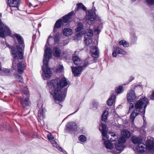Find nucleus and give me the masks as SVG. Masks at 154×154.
Returning a JSON list of instances; mask_svg holds the SVG:
<instances>
[{
  "mask_svg": "<svg viewBox=\"0 0 154 154\" xmlns=\"http://www.w3.org/2000/svg\"><path fill=\"white\" fill-rule=\"evenodd\" d=\"M108 115L109 112L108 111L106 110L104 111L102 115V121L104 122H106L107 119V118L108 116Z\"/></svg>",
  "mask_w": 154,
  "mask_h": 154,
  "instance_id": "obj_29",
  "label": "nucleus"
},
{
  "mask_svg": "<svg viewBox=\"0 0 154 154\" xmlns=\"http://www.w3.org/2000/svg\"><path fill=\"white\" fill-rule=\"evenodd\" d=\"M123 46L125 47H128L129 46V44L126 41H124Z\"/></svg>",
  "mask_w": 154,
  "mask_h": 154,
  "instance_id": "obj_46",
  "label": "nucleus"
},
{
  "mask_svg": "<svg viewBox=\"0 0 154 154\" xmlns=\"http://www.w3.org/2000/svg\"><path fill=\"white\" fill-rule=\"evenodd\" d=\"M138 87L140 88L139 86H135L133 88H132L131 90L128 91L127 94V101L129 103V111L131 109L134 108V101L135 100L136 98L134 91V89Z\"/></svg>",
  "mask_w": 154,
  "mask_h": 154,
  "instance_id": "obj_8",
  "label": "nucleus"
},
{
  "mask_svg": "<svg viewBox=\"0 0 154 154\" xmlns=\"http://www.w3.org/2000/svg\"><path fill=\"white\" fill-rule=\"evenodd\" d=\"M150 98L151 100H154V91L153 92L152 94L150 96Z\"/></svg>",
  "mask_w": 154,
  "mask_h": 154,
  "instance_id": "obj_49",
  "label": "nucleus"
},
{
  "mask_svg": "<svg viewBox=\"0 0 154 154\" xmlns=\"http://www.w3.org/2000/svg\"><path fill=\"white\" fill-rule=\"evenodd\" d=\"M88 20L87 19V22L89 24L92 23L95 19V14L94 13L91 11H89L88 12Z\"/></svg>",
  "mask_w": 154,
  "mask_h": 154,
  "instance_id": "obj_14",
  "label": "nucleus"
},
{
  "mask_svg": "<svg viewBox=\"0 0 154 154\" xmlns=\"http://www.w3.org/2000/svg\"><path fill=\"white\" fill-rule=\"evenodd\" d=\"M148 5L151 6L154 5V0H145Z\"/></svg>",
  "mask_w": 154,
  "mask_h": 154,
  "instance_id": "obj_34",
  "label": "nucleus"
},
{
  "mask_svg": "<svg viewBox=\"0 0 154 154\" xmlns=\"http://www.w3.org/2000/svg\"><path fill=\"white\" fill-rule=\"evenodd\" d=\"M146 148L147 147L149 150H152L154 148V142L151 139L146 140Z\"/></svg>",
  "mask_w": 154,
  "mask_h": 154,
  "instance_id": "obj_18",
  "label": "nucleus"
},
{
  "mask_svg": "<svg viewBox=\"0 0 154 154\" xmlns=\"http://www.w3.org/2000/svg\"><path fill=\"white\" fill-rule=\"evenodd\" d=\"M61 50L58 47L56 46L53 49V54L54 56L56 57H59L61 54Z\"/></svg>",
  "mask_w": 154,
  "mask_h": 154,
  "instance_id": "obj_20",
  "label": "nucleus"
},
{
  "mask_svg": "<svg viewBox=\"0 0 154 154\" xmlns=\"http://www.w3.org/2000/svg\"><path fill=\"white\" fill-rule=\"evenodd\" d=\"M137 37L135 36V35H133L132 37V40H133V42H135L137 40Z\"/></svg>",
  "mask_w": 154,
  "mask_h": 154,
  "instance_id": "obj_45",
  "label": "nucleus"
},
{
  "mask_svg": "<svg viewBox=\"0 0 154 154\" xmlns=\"http://www.w3.org/2000/svg\"><path fill=\"white\" fill-rule=\"evenodd\" d=\"M122 134L125 137L122 136L119 139L117 143H114L115 148L120 151V152L123 150L124 148L123 145L126 141L125 138H129L131 135V132L127 130H124L122 132Z\"/></svg>",
  "mask_w": 154,
  "mask_h": 154,
  "instance_id": "obj_4",
  "label": "nucleus"
},
{
  "mask_svg": "<svg viewBox=\"0 0 154 154\" xmlns=\"http://www.w3.org/2000/svg\"><path fill=\"white\" fill-rule=\"evenodd\" d=\"M11 49V54L13 56L14 60L12 63V67L14 69L16 65V62H17L18 57V53L16 50V48L13 47H10Z\"/></svg>",
  "mask_w": 154,
  "mask_h": 154,
  "instance_id": "obj_10",
  "label": "nucleus"
},
{
  "mask_svg": "<svg viewBox=\"0 0 154 154\" xmlns=\"http://www.w3.org/2000/svg\"><path fill=\"white\" fill-rule=\"evenodd\" d=\"M5 44H6L7 46L8 47V48H10V46L8 44H7L6 42L5 43Z\"/></svg>",
  "mask_w": 154,
  "mask_h": 154,
  "instance_id": "obj_58",
  "label": "nucleus"
},
{
  "mask_svg": "<svg viewBox=\"0 0 154 154\" xmlns=\"http://www.w3.org/2000/svg\"><path fill=\"white\" fill-rule=\"evenodd\" d=\"M9 29L3 23L0 19V36L4 38L6 35H9Z\"/></svg>",
  "mask_w": 154,
  "mask_h": 154,
  "instance_id": "obj_9",
  "label": "nucleus"
},
{
  "mask_svg": "<svg viewBox=\"0 0 154 154\" xmlns=\"http://www.w3.org/2000/svg\"><path fill=\"white\" fill-rule=\"evenodd\" d=\"M97 52L95 51V52H93L91 54L92 56L95 58H97L99 57V50L98 49Z\"/></svg>",
  "mask_w": 154,
  "mask_h": 154,
  "instance_id": "obj_35",
  "label": "nucleus"
},
{
  "mask_svg": "<svg viewBox=\"0 0 154 154\" xmlns=\"http://www.w3.org/2000/svg\"><path fill=\"white\" fill-rule=\"evenodd\" d=\"M59 148V150L60 151H62V148L60 147H59L58 146Z\"/></svg>",
  "mask_w": 154,
  "mask_h": 154,
  "instance_id": "obj_57",
  "label": "nucleus"
},
{
  "mask_svg": "<svg viewBox=\"0 0 154 154\" xmlns=\"http://www.w3.org/2000/svg\"><path fill=\"white\" fill-rule=\"evenodd\" d=\"M63 67L62 65H60L57 67V70L58 71L62 72L63 70Z\"/></svg>",
  "mask_w": 154,
  "mask_h": 154,
  "instance_id": "obj_41",
  "label": "nucleus"
},
{
  "mask_svg": "<svg viewBox=\"0 0 154 154\" xmlns=\"http://www.w3.org/2000/svg\"><path fill=\"white\" fill-rule=\"evenodd\" d=\"M82 34L85 35L84 37V42L86 45V48H88V47L91 48L90 51L91 53L95 52V51H97L98 49L97 47L92 46L91 47V43L92 41L91 38L93 35V31L92 29L87 30L86 32L83 33L79 32L77 33L76 35L78 37H80L82 35Z\"/></svg>",
  "mask_w": 154,
  "mask_h": 154,
  "instance_id": "obj_3",
  "label": "nucleus"
},
{
  "mask_svg": "<svg viewBox=\"0 0 154 154\" xmlns=\"http://www.w3.org/2000/svg\"><path fill=\"white\" fill-rule=\"evenodd\" d=\"M136 0H131V1H132V2H135Z\"/></svg>",
  "mask_w": 154,
  "mask_h": 154,
  "instance_id": "obj_60",
  "label": "nucleus"
},
{
  "mask_svg": "<svg viewBox=\"0 0 154 154\" xmlns=\"http://www.w3.org/2000/svg\"><path fill=\"white\" fill-rule=\"evenodd\" d=\"M116 94H113L111 95V96L107 101V104L109 106H112L113 103L116 100Z\"/></svg>",
  "mask_w": 154,
  "mask_h": 154,
  "instance_id": "obj_21",
  "label": "nucleus"
},
{
  "mask_svg": "<svg viewBox=\"0 0 154 154\" xmlns=\"http://www.w3.org/2000/svg\"><path fill=\"white\" fill-rule=\"evenodd\" d=\"M45 109H42V110L41 111H38V115H42V117H44L45 116Z\"/></svg>",
  "mask_w": 154,
  "mask_h": 154,
  "instance_id": "obj_38",
  "label": "nucleus"
},
{
  "mask_svg": "<svg viewBox=\"0 0 154 154\" xmlns=\"http://www.w3.org/2000/svg\"><path fill=\"white\" fill-rule=\"evenodd\" d=\"M93 107L95 108L96 109H97L98 106V103L97 102H94L93 103Z\"/></svg>",
  "mask_w": 154,
  "mask_h": 154,
  "instance_id": "obj_44",
  "label": "nucleus"
},
{
  "mask_svg": "<svg viewBox=\"0 0 154 154\" xmlns=\"http://www.w3.org/2000/svg\"><path fill=\"white\" fill-rule=\"evenodd\" d=\"M48 39L47 42L45 45V49L44 50V58L43 60V65L42 67L43 73L42 75L44 78L49 79L51 77L52 73L50 69L48 66V63L52 56V50L50 48L47 47L49 45Z\"/></svg>",
  "mask_w": 154,
  "mask_h": 154,
  "instance_id": "obj_2",
  "label": "nucleus"
},
{
  "mask_svg": "<svg viewBox=\"0 0 154 154\" xmlns=\"http://www.w3.org/2000/svg\"><path fill=\"white\" fill-rule=\"evenodd\" d=\"M74 14L73 11H72L67 14L65 15L62 17L63 23H67L68 22L69 20L71 19L72 14Z\"/></svg>",
  "mask_w": 154,
  "mask_h": 154,
  "instance_id": "obj_19",
  "label": "nucleus"
},
{
  "mask_svg": "<svg viewBox=\"0 0 154 154\" xmlns=\"http://www.w3.org/2000/svg\"><path fill=\"white\" fill-rule=\"evenodd\" d=\"M123 91V87L122 86H120L116 91V93L117 94H120Z\"/></svg>",
  "mask_w": 154,
  "mask_h": 154,
  "instance_id": "obj_36",
  "label": "nucleus"
},
{
  "mask_svg": "<svg viewBox=\"0 0 154 154\" xmlns=\"http://www.w3.org/2000/svg\"><path fill=\"white\" fill-rule=\"evenodd\" d=\"M66 127L68 131H76L77 130V127L76 123L75 122L68 123Z\"/></svg>",
  "mask_w": 154,
  "mask_h": 154,
  "instance_id": "obj_12",
  "label": "nucleus"
},
{
  "mask_svg": "<svg viewBox=\"0 0 154 154\" xmlns=\"http://www.w3.org/2000/svg\"><path fill=\"white\" fill-rule=\"evenodd\" d=\"M59 34L58 33H57L55 35L54 38V39L55 42L56 43H58L59 41Z\"/></svg>",
  "mask_w": 154,
  "mask_h": 154,
  "instance_id": "obj_31",
  "label": "nucleus"
},
{
  "mask_svg": "<svg viewBox=\"0 0 154 154\" xmlns=\"http://www.w3.org/2000/svg\"><path fill=\"white\" fill-rule=\"evenodd\" d=\"M63 34L66 36H69L72 34V30L69 28H65L63 31Z\"/></svg>",
  "mask_w": 154,
  "mask_h": 154,
  "instance_id": "obj_28",
  "label": "nucleus"
},
{
  "mask_svg": "<svg viewBox=\"0 0 154 154\" xmlns=\"http://www.w3.org/2000/svg\"><path fill=\"white\" fill-rule=\"evenodd\" d=\"M153 19H154V16H153Z\"/></svg>",
  "mask_w": 154,
  "mask_h": 154,
  "instance_id": "obj_61",
  "label": "nucleus"
},
{
  "mask_svg": "<svg viewBox=\"0 0 154 154\" xmlns=\"http://www.w3.org/2000/svg\"><path fill=\"white\" fill-rule=\"evenodd\" d=\"M62 23V20L61 18L58 20L54 24L53 30L54 31V32H56L57 30L56 29L60 28Z\"/></svg>",
  "mask_w": 154,
  "mask_h": 154,
  "instance_id": "obj_22",
  "label": "nucleus"
},
{
  "mask_svg": "<svg viewBox=\"0 0 154 154\" xmlns=\"http://www.w3.org/2000/svg\"><path fill=\"white\" fill-rule=\"evenodd\" d=\"M136 148L137 152L140 153H143L146 150V145L141 143L137 145L136 146Z\"/></svg>",
  "mask_w": 154,
  "mask_h": 154,
  "instance_id": "obj_15",
  "label": "nucleus"
},
{
  "mask_svg": "<svg viewBox=\"0 0 154 154\" xmlns=\"http://www.w3.org/2000/svg\"><path fill=\"white\" fill-rule=\"evenodd\" d=\"M91 59V58L88 57L84 61V63L83 64L82 66V67L83 68L84 67H86L87 66H88L89 63V60Z\"/></svg>",
  "mask_w": 154,
  "mask_h": 154,
  "instance_id": "obj_32",
  "label": "nucleus"
},
{
  "mask_svg": "<svg viewBox=\"0 0 154 154\" xmlns=\"http://www.w3.org/2000/svg\"><path fill=\"white\" fill-rule=\"evenodd\" d=\"M94 33H96V34H98L100 32V30H99L98 28H97L94 29Z\"/></svg>",
  "mask_w": 154,
  "mask_h": 154,
  "instance_id": "obj_47",
  "label": "nucleus"
},
{
  "mask_svg": "<svg viewBox=\"0 0 154 154\" xmlns=\"http://www.w3.org/2000/svg\"><path fill=\"white\" fill-rule=\"evenodd\" d=\"M25 65L23 62L19 63L17 64V71L19 74L23 72Z\"/></svg>",
  "mask_w": 154,
  "mask_h": 154,
  "instance_id": "obj_17",
  "label": "nucleus"
},
{
  "mask_svg": "<svg viewBox=\"0 0 154 154\" xmlns=\"http://www.w3.org/2000/svg\"><path fill=\"white\" fill-rule=\"evenodd\" d=\"M79 110V108H78L76 110V111L74 112V113H73L71 114H70V115H72L73 114H74V113H76V112H77L78 111V110Z\"/></svg>",
  "mask_w": 154,
  "mask_h": 154,
  "instance_id": "obj_54",
  "label": "nucleus"
},
{
  "mask_svg": "<svg viewBox=\"0 0 154 154\" xmlns=\"http://www.w3.org/2000/svg\"><path fill=\"white\" fill-rule=\"evenodd\" d=\"M10 37L14 39V38H16L19 44L22 45L23 48H24L25 45L23 39L21 36L17 33H12L10 32Z\"/></svg>",
  "mask_w": 154,
  "mask_h": 154,
  "instance_id": "obj_11",
  "label": "nucleus"
},
{
  "mask_svg": "<svg viewBox=\"0 0 154 154\" xmlns=\"http://www.w3.org/2000/svg\"><path fill=\"white\" fill-rule=\"evenodd\" d=\"M148 103L149 102L147 98L144 97L140 99L136 102L134 105V109L136 111L144 114L145 112V109Z\"/></svg>",
  "mask_w": 154,
  "mask_h": 154,
  "instance_id": "obj_5",
  "label": "nucleus"
},
{
  "mask_svg": "<svg viewBox=\"0 0 154 154\" xmlns=\"http://www.w3.org/2000/svg\"><path fill=\"white\" fill-rule=\"evenodd\" d=\"M124 41V40H122L120 41L119 42V44L120 45H123Z\"/></svg>",
  "mask_w": 154,
  "mask_h": 154,
  "instance_id": "obj_51",
  "label": "nucleus"
},
{
  "mask_svg": "<svg viewBox=\"0 0 154 154\" xmlns=\"http://www.w3.org/2000/svg\"><path fill=\"white\" fill-rule=\"evenodd\" d=\"M19 5V0H10V7L18 8Z\"/></svg>",
  "mask_w": 154,
  "mask_h": 154,
  "instance_id": "obj_26",
  "label": "nucleus"
},
{
  "mask_svg": "<svg viewBox=\"0 0 154 154\" xmlns=\"http://www.w3.org/2000/svg\"><path fill=\"white\" fill-rule=\"evenodd\" d=\"M30 111H29L26 114H23V116H25L26 115H27L29 113Z\"/></svg>",
  "mask_w": 154,
  "mask_h": 154,
  "instance_id": "obj_59",
  "label": "nucleus"
},
{
  "mask_svg": "<svg viewBox=\"0 0 154 154\" xmlns=\"http://www.w3.org/2000/svg\"><path fill=\"white\" fill-rule=\"evenodd\" d=\"M134 79V77L133 76H131L129 78V81L130 82H131L133 79Z\"/></svg>",
  "mask_w": 154,
  "mask_h": 154,
  "instance_id": "obj_52",
  "label": "nucleus"
},
{
  "mask_svg": "<svg viewBox=\"0 0 154 154\" xmlns=\"http://www.w3.org/2000/svg\"><path fill=\"white\" fill-rule=\"evenodd\" d=\"M114 51H116L117 54L123 55H126V52L123 49L119 47H116L114 48Z\"/></svg>",
  "mask_w": 154,
  "mask_h": 154,
  "instance_id": "obj_27",
  "label": "nucleus"
},
{
  "mask_svg": "<svg viewBox=\"0 0 154 154\" xmlns=\"http://www.w3.org/2000/svg\"><path fill=\"white\" fill-rule=\"evenodd\" d=\"M99 130L101 131L102 134L103 136L102 140L103 141L105 140L104 138H106L108 140H110L111 142L116 141L118 138V136L115 133L113 132H109V134H111V136L112 137L110 138H109L107 136V129L106 125L102 123H101L99 128Z\"/></svg>",
  "mask_w": 154,
  "mask_h": 154,
  "instance_id": "obj_6",
  "label": "nucleus"
},
{
  "mask_svg": "<svg viewBox=\"0 0 154 154\" xmlns=\"http://www.w3.org/2000/svg\"><path fill=\"white\" fill-rule=\"evenodd\" d=\"M20 45H17L16 46V48L18 52H23V49H24V48H23L22 47L20 46Z\"/></svg>",
  "mask_w": 154,
  "mask_h": 154,
  "instance_id": "obj_37",
  "label": "nucleus"
},
{
  "mask_svg": "<svg viewBox=\"0 0 154 154\" xmlns=\"http://www.w3.org/2000/svg\"><path fill=\"white\" fill-rule=\"evenodd\" d=\"M117 52H116V51H115L114 50V51L112 53V55L113 57H116V54Z\"/></svg>",
  "mask_w": 154,
  "mask_h": 154,
  "instance_id": "obj_50",
  "label": "nucleus"
},
{
  "mask_svg": "<svg viewBox=\"0 0 154 154\" xmlns=\"http://www.w3.org/2000/svg\"><path fill=\"white\" fill-rule=\"evenodd\" d=\"M82 9H83L84 11H85L86 10V7L83 5V6L82 8Z\"/></svg>",
  "mask_w": 154,
  "mask_h": 154,
  "instance_id": "obj_53",
  "label": "nucleus"
},
{
  "mask_svg": "<svg viewBox=\"0 0 154 154\" xmlns=\"http://www.w3.org/2000/svg\"><path fill=\"white\" fill-rule=\"evenodd\" d=\"M68 84V81L65 78L53 79L48 83V85L50 86V91L56 103H60L64 100L67 88H63L67 86Z\"/></svg>",
  "mask_w": 154,
  "mask_h": 154,
  "instance_id": "obj_1",
  "label": "nucleus"
},
{
  "mask_svg": "<svg viewBox=\"0 0 154 154\" xmlns=\"http://www.w3.org/2000/svg\"><path fill=\"white\" fill-rule=\"evenodd\" d=\"M77 7L76 8V10L77 11H79L81 9H82V8L83 6V5L82 3H79L77 4Z\"/></svg>",
  "mask_w": 154,
  "mask_h": 154,
  "instance_id": "obj_40",
  "label": "nucleus"
},
{
  "mask_svg": "<svg viewBox=\"0 0 154 154\" xmlns=\"http://www.w3.org/2000/svg\"><path fill=\"white\" fill-rule=\"evenodd\" d=\"M48 138L49 140H51L53 139L54 137L51 135H48Z\"/></svg>",
  "mask_w": 154,
  "mask_h": 154,
  "instance_id": "obj_48",
  "label": "nucleus"
},
{
  "mask_svg": "<svg viewBox=\"0 0 154 154\" xmlns=\"http://www.w3.org/2000/svg\"><path fill=\"white\" fill-rule=\"evenodd\" d=\"M23 52H19L18 53V55L20 59H23Z\"/></svg>",
  "mask_w": 154,
  "mask_h": 154,
  "instance_id": "obj_42",
  "label": "nucleus"
},
{
  "mask_svg": "<svg viewBox=\"0 0 154 154\" xmlns=\"http://www.w3.org/2000/svg\"><path fill=\"white\" fill-rule=\"evenodd\" d=\"M9 0H8V3H7L8 6H7V8H8L9 6H10V3L9 2Z\"/></svg>",
  "mask_w": 154,
  "mask_h": 154,
  "instance_id": "obj_56",
  "label": "nucleus"
},
{
  "mask_svg": "<svg viewBox=\"0 0 154 154\" xmlns=\"http://www.w3.org/2000/svg\"><path fill=\"white\" fill-rule=\"evenodd\" d=\"M72 71L75 76H78L80 74L83 69L82 66H79L78 67H71Z\"/></svg>",
  "mask_w": 154,
  "mask_h": 154,
  "instance_id": "obj_13",
  "label": "nucleus"
},
{
  "mask_svg": "<svg viewBox=\"0 0 154 154\" xmlns=\"http://www.w3.org/2000/svg\"><path fill=\"white\" fill-rule=\"evenodd\" d=\"M51 143L53 144V146L54 147L57 148L58 146H59L55 140H52Z\"/></svg>",
  "mask_w": 154,
  "mask_h": 154,
  "instance_id": "obj_43",
  "label": "nucleus"
},
{
  "mask_svg": "<svg viewBox=\"0 0 154 154\" xmlns=\"http://www.w3.org/2000/svg\"><path fill=\"white\" fill-rule=\"evenodd\" d=\"M16 77L18 79V80L20 82H22V83L23 82V78L21 75H17L16 76Z\"/></svg>",
  "mask_w": 154,
  "mask_h": 154,
  "instance_id": "obj_39",
  "label": "nucleus"
},
{
  "mask_svg": "<svg viewBox=\"0 0 154 154\" xmlns=\"http://www.w3.org/2000/svg\"><path fill=\"white\" fill-rule=\"evenodd\" d=\"M83 25L82 23L79 22L77 23V27L75 29V31L76 32H79L83 29Z\"/></svg>",
  "mask_w": 154,
  "mask_h": 154,
  "instance_id": "obj_30",
  "label": "nucleus"
},
{
  "mask_svg": "<svg viewBox=\"0 0 154 154\" xmlns=\"http://www.w3.org/2000/svg\"><path fill=\"white\" fill-rule=\"evenodd\" d=\"M29 7H34L33 5L31 3H29Z\"/></svg>",
  "mask_w": 154,
  "mask_h": 154,
  "instance_id": "obj_55",
  "label": "nucleus"
},
{
  "mask_svg": "<svg viewBox=\"0 0 154 154\" xmlns=\"http://www.w3.org/2000/svg\"><path fill=\"white\" fill-rule=\"evenodd\" d=\"M140 112L138 111H136L135 109H134V111L132 112L130 116V119L132 122V124L134 123V119L135 117L137 116Z\"/></svg>",
  "mask_w": 154,
  "mask_h": 154,
  "instance_id": "obj_25",
  "label": "nucleus"
},
{
  "mask_svg": "<svg viewBox=\"0 0 154 154\" xmlns=\"http://www.w3.org/2000/svg\"><path fill=\"white\" fill-rule=\"evenodd\" d=\"M21 88L22 93L26 95V97L25 98H22L21 97L20 99V101L23 107L27 109L29 106L30 104V102L29 100L28 94L29 92L26 86L23 88L21 87Z\"/></svg>",
  "mask_w": 154,
  "mask_h": 154,
  "instance_id": "obj_7",
  "label": "nucleus"
},
{
  "mask_svg": "<svg viewBox=\"0 0 154 154\" xmlns=\"http://www.w3.org/2000/svg\"><path fill=\"white\" fill-rule=\"evenodd\" d=\"M104 144L105 147L109 149H112L114 148V144L109 140H104Z\"/></svg>",
  "mask_w": 154,
  "mask_h": 154,
  "instance_id": "obj_23",
  "label": "nucleus"
},
{
  "mask_svg": "<svg viewBox=\"0 0 154 154\" xmlns=\"http://www.w3.org/2000/svg\"><path fill=\"white\" fill-rule=\"evenodd\" d=\"M77 52V51H75L72 56V60L73 63L76 66L81 64L82 62L79 57L76 55Z\"/></svg>",
  "mask_w": 154,
  "mask_h": 154,
  "instance_id": "obj_16",
  "label": "nucleus"
},
{
  "mask_svg": "<svg viewBox=\"0 0 154 154\" xmlns=\"http://www.w3.org/2000/svg\"><path fill=\"white\" fill-rule=\"evenodd\" d=\"M79 139L81 142H84L86 140L87 138L84 135H82L79 136Z\"/></svg>",
  "mask_w": 154,
  "mask_h": 154,
  "instance_id": "obj_33",
  "label": "nucleus"
},
{
  "mask_svg": "<svg viewBox=\"0 0 154 154\" xmlns=\"http://www.w3.org/2000/svg\"><path fill=\"white\" fill-rule=\"evenodd\" d=\"M131 141L134 144H137L142 143V140L140 138L136 136H133L131 138Z\"/></svg>",
  "mask_w": 154,
  "mask_h": 154,
  "instance_id": "obj_24",
  "label": "nucleus"
}]
</instances>
